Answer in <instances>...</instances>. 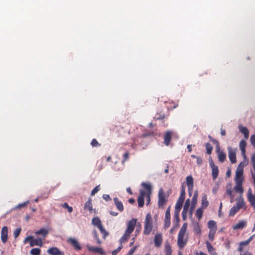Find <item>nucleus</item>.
Instances as JSON below:
<instances>
[{"mask_svg": "<svg viewBox=\"0 0 255 255\" xmlns=\"http://www.w3.org/2000/svg\"><path fill=\"white\" fill-rule=\"evenodd\" d=\"M247 165V163L242 161L238 165L236 171L235 178L236 185L234 187V190L236 192L242 194L244 192L243 188V181L244 180V168Z\"/></svg>", "mask_w": 255, "mask_h": 255, "instance_id": "nucleus-1", "label": "nucleus"}, {"mask_svg": "<svg viewBox=\"0 0 255 255\" xmlns=\"http://www.w3.org/2000/svg\"><path fill=\"white\" fill-rule=\"evenodd\" d=\"M187 224L184 223L181 228L177 237V245L180 250L183 249L188 241V235L186 233Z\"/></svg>", "mask_w": 255, "mask_h": 255, "instance_id": "nucleus-2", "label": "nucleus"}, {"mask_svg": "<svg viewBox=\"0 0 255 255\" xmlns=\"http://www.w3.org/2000/svg\"><path fill=\"white\" fill-rule=\"evenodd\" d=\"M153 228L152 218L151 214L148 213L145 216L144 226L143 233L145 235H148Z\"/></svg>", "mask_w": 255, "mask_h": 255, "instance_id": "nucleus-3", "label": "nucleus"}, {"mask_svg": "<svg viewBox=\"0 0 255 255\" xmlns=\"http://www.w3.org/2000/svg\"><path fill=\"white\" fill-rule=\"evenodd\" d=\"M167 197H166L164 191L160 189L158 193V206L159 208L164 209L167 202Z\"/></svg>", "mask_w": 255, "mask_h": 255, "instance_id": "nucleus-4", "label": "nucleus"}, {"mask_svg": "<svg viewBox=\"0 0 255 255\" xmlns=\"http://www.w3.org/2000/svg\"><path fill=\"white\" fill-rule=\"evenodd\" d=\"M42 240L43 239L40 238H38L36 239H33V237L29 236L24 239L23 243L26 244L29 242L30 247H33L34 246H38L39 247H41L43 245Z\"/></svg>", "mask_w": 255, "mask_h": 255, "instance_id": "nucleus-5", "label": "nucleus"}, {"mask_svg": "<svg viewBox=\"0 0 255 255\" xmlns=\"http://www.w3.org/2000/svg\"><path fill=\"white\" fill-rule=\"evenodd\" d=\"M247 198L251 205L255 208V195L253 194L251 188L248 191ZM255 230V223L254 225L253 230Z\"/></svg>", "mask_w": 255, "mask_h": 255, "instance_id": "nucleus-6", "label": "nucleus"}, {"mask_svg": "<svg viewBox=\"0 0 255 255\" xmlns=\"http://www.w3.org/2000/svg\"><path fill=\"white\" fill-rule=\"evenodd\" d=\"M210 166L212 168V175L214 180L216 179L219 174V169L217 166L215 165L212 160L211 159L209 161Z\"/></svg>", "mask_w": 255, "mask_h": 255, "instance_id": "nucleus-7", "label": "nucleus"}, {"mask_svg": "<svg viewBox=\"0 0 255 255\" xmlns=\"http://www.w3.org/2000/svg\"><path fill=\"white\" fill-rule=\"evenodd\" d=\"M0 238L1 242L3 244H5L8 239V228L4 226L2 228L0 233Z\"/></svg>", "mask_w": 255, "mask_h": 255, "instance_id": "nucleus-8", "label": "nucleus"}, {"mask_svg": "<svg viewBox=\"0 0 255 255\" xmlns=\"http://www.w3.org/2000/svg\"><path fill=\"white\" fill-rule=\"evenodd\" d=\"M136 223V219H132L130 220L127 225V228L126 230L128 234H131L134 230Z\"/></svg>", "mask_w": 255, "mask_h": 255, "instance_id": "nucleus-9", "label": "nucleus"}, {"mask_svg": "<svg viewBox=\"0 0 255 255\" xmlns=\"http://www.w3.org/2000/svg\"><path fill=\"white\" fill-rule=\"evenodd\" d=\"M186 183L188 188V193L190 196H191L192 194V191L193 189V178L190 175L186 177Z\"/></svg>", "mask_w": 255, "mask_h": 255, "instance_id": "nucleus-10", "label": "nucleus"}, {"mask_svg": "<svg viewBox=\"0 0 255 255\" xmlns=\"http://www.w3.org/2000/svg\"><path fill=\"white\" fill-rule=\"evenodd\" d=\"M87 247L88 250L90 252L98 253L101 255H104L105 254V252L101 248L95 247L90 245H87Z\"/></svg>", "mask_w": 255, "mask_h": 255, "instance_id": "nucleus-11", "label": "nucleus"}, {"mask_svg": "<svg viewBox=\"0 0 255 255\" xmlns=\"http://www.w3.org/2000/svg\"><path fill=\"white\" fill-rule=\"evenodd\" d=\"M228 154L229 158L232 163H235L237 162L236 159V155L235 151L231 147H229L228 148Z\"/></svg>", "mask_w": 255, "mask_h": 255, "instance_id": "nucleus-12", "label": "nucleus"}, {"mask_svg": "<svg viewBox=\"0 0 255 255\" xmlns=\"http://www.w3.org/2000/svg\"><path fill=\"white\" fill-rule=\"evenodd\" d=\"M162 236L161 233L157 234L154 238V243L156 247L159 248L161 246L162 242Z\"/></svg>", "mask_w": 255, "mask_h": 255, "instance_id": "nucleus-13", "label": "nucleus"}, {"mask_svg": "<svg viewBox=\"0 0 255 255\" xmlns=\"http://www.w3.org/2000/svg\"><path fill=\"white\" fill-rule=\"evenodd\" d=\"M170 208L169 207L165 212V220H164V226L165 228H168L170 225Z\"/></svg>", "mask_w": 255, "mask_h": 255, "instance_id": "nucleus-14", "label": "nucleus"}, {"mask_svg": "<svg viewBox=\"0 0 255 255\" xmlns=\"http://www.w3.org/2000/svg\"><path fill=\"white\" fill-rule=\"evenodd\" d=\"M68 242L71 244L76 250H80L81 247L79 242L75 239L69 238L68 240Z\"/></svg>", "mask_w": 255, "mask_h": 255, "instance_id": "nucleus-15", "label": "nucleus"}, {"mask_svg": "<svg viewBox=\"0 0 255 255\" xmlns=\"http://www.w3.org/2000/svg\"><path fill=\"white\" fill-rule=\"evenodd\" d=\"M145 195V192L143 190H141L140 191V194L137 199L138 207L140 208L142 207L144 205V198Z\"/></svg>", "mask_w": 255, "mask_h": 255, "instance_id": "nucleus-16", "label": "nucleus"}, {"mask_svg": "<svg viewBox=\"0 0 255 255\" xmlns=\"http://www.w3.org/2000/svg\"><path fill=\"white\" fill-rule=\"evenodd\" d=\"M47 253L51 255H63V253L56 247H52L47 250Z\"/></svg>", "mask_w": 255, "mask_h": 255, "instance_id": "nucleus-17", "label": "nucleus"}, {"mask_svg": "<svg viewBox=\"0 0 255 255\" xmlns=\"http://www.w3.org/2000/svg\"><path fill=\"white\" fill-rule=\"evenodd\" d=\"M247 145L246 141L245 140H241L240 142L239 146L240 150L242 152V156L246 158V147Z\"/></svg>", "mask_w": 255, "mask_h": 255, "instance_id": "nucleus-18", "label": "nucleus"}, {"mask_svg": "<svg viewBox=\"0 0 255 255\" xmlns=\"http://www.w3.org/2000/svg\"><path fill=\"white\" fill-rule=\"evenodd\" d=\"M172 134L171 131L168 130L166 132L164 136V143L167 146L169 145L170 143L172 137Z\"/></svg>", "mask_w": 255, "mask_h": 255, "instance_id": "nucleus-19", "label": "nucleus"}, {"mask_svg": "<svg viewBox=\"0 0 255 255\" xmlns=\"http://www.w3.org/2000/svg\"><path fill=\"white\" fill-rule=\"evenodd\" d=\"M216 151L218 154V158L219 161L221 162H224L226 158V155L223 151H221L220 145L219 149L217 150L216 149Z\"/></svg>", "mask_w": 255, "mask_h": 255, "instance_id": "nucleus-20", "label": "nucleus"}, {"mask_svg": "<svg viewBox=\"0 0 255 255\" xmlns=\"http://www.w3.org/2000/svg\"><path fill=\"white\" fill-rule=\"evenodd\" d=\"M198 193L197 191H195L194 192V194L193 195V196L192 199L191 201V207L190 208V212L192 213L193 210L194 209L195 207L196 206V205L197 203V198H198Z\"/></svg>", "mask_w": 255, "mask_h": 255, "instance_id": "nucleus-21", "label": "nucleus"}, {"mask_svg": "<svg viewBox=\"0 0 255 255\" xmlns=\"http://www.w3.org/2000/svg\"><path fill=\"white\" fill-rule=\"evenodd\" d=\"M114 202L117 209L120 212L124 211V206L121 201L117 197L114 198Z\"/></svg>", "mask_w": 255, "mask_h": 255, "instance_id": "nucleus-22", "label": "nucleus"}, {"mask_svg": "<svg viewBox=\"0 0 255 255\" xmlns=\"http://www.w3.org/2000/svg\"><path fill=\"white\" fill-rule=\"evenodd\" d=\"M239 130L242 132L246 139H248L249 136V131L247 127L240 125L239 127Z\"/></svg>", "mask_w": 255, "mask_h": 255, "instance_id": "nucleus-23", "label": "nucleus"}, {"mask_svg": "<svg viewBox=\"0 0 255 255\" xmlns=\"http://www.w3.org/2000/svg\"><path fill=\"white\" fill-rule=\"evenodd\" d=\"M205 244L208 252L211 255H217L215 251L214 248L212 246L211 243H210L208 241H206Z\"/></svg>", "mask_w": 255, "mask_h": 255, "instance_id": "nucleus-24", "label": "nucleus"}, {"mask_svg": "<svg viewBox=\"0 0 255 255\" xmlns=\"http://www.w3.org/2000/svg\"><path fill=\"white\" fill-rule=\"evenodd\" d=\"M209 205V202L207 200V196L206 194H203L202 196L201 199V207L202 208L205 209H206Z\"/></svg>", "mask_w": 255, "mask_h": 255, "instance_id": "nucleus-25", "label": "nucleus"}, {"mask_svg": "<svg viewBox=\"0 0 255 255\" xmlns=\"http://www.w3.org/2000/svg\"><path fill=\"white\" fill-rule=\"evenodd\" d=\"M246 226V222L244 221H241L233 227L234 230H241Z\"/></svg>", "mask_w": 255, "mask_h": 255, "instance_id": "nucleus-26", "label": "nucleus"}, {"mask_svg": "<svg viewBox=\"0 0 255 255\" xmlns=\"http://www.w3.org/2000/svg\"><path fill=\"white\" fill-rule=\"evenodd\" d=\"M183 204V202L177 200L176 205H175V214L177 215V217H178V215L179 214V212L180 210L182 208V205Z\"/></svg>", "mask_w": 255, "mask_h": 255, "instance_id": "nucleus-27", "label": "nucleus"}, {"mask_svg": "<svg viewBox=\"0 0 255 255\" xmlns=\"http://www.w3.org/2000/svg\"><path fill=\"white\" fill-rule=\"evenodd\" d=\"M84 208L85 210H88L90 213H92L93 205L92 203V199L91 198H89L88 201L86 202Z\"/></svg>", "mask_w": 255, "mask_h": 255, "instance_id": "nucleus-28", "label": "nucleus"}, {"mask_svg": "<svg viewBox=\"0 0 255 255\" xmlns=\"http://www.w3.org/2000/svg\"><path fill=\"white\" fill-rule=\"evenodd\" d=\"M35 234L36 235H41L43 236V239H44L48 234V231L47 229L42 228L39 230L35 232Z\"/></svg>", "mask_w": 255, "mask_h": 255, "instance_id": "nucleus-29", "label": "nucleus"}, {"mask_svg": "<svg viewBox=\"0 0 255 255\" xmlns=\"http://www.w3.org/2000/svg\"><path fill=\"white\" fill-rule=\"evenodd\" d=\"M165 255H172V249L170 244L166 242L164 246Z\"/></svg>", "mask_w": 255, "mask_h": 255, "instance_id": "nucleus-30", "label": "nucleus"}, {"mask_svg": "<svg viewBox=\"0 0 255 255\" xmlns=\"http://www.w3.org/2000/svg\"><path fill=\"white\" fill-rule=\"evenodd\" d=\"M236 206L238 208H239L240 210L245 207V202L242 197H241L238 199V200H237V202L236 204Z\"/></svg>", "mask_w": 255, "mask_h": 255, "instance_id": "nucleus-31", "label": "nucleus"}, {"mask_svg": "<svg viewBox=\"0 0 255 255\" xmlns=\"http://www.w3.org/2000/svg\"><path fill=\"white\" fill-rule=\"evenodd\" d=\"M208 227L210 230L217 231L216 223L213 220H210L208 223Z\"/></svg>", "mask_w": 255, "mask_h": 255, "instance_id": "nucleus-32", "label": "nucleus"}, {"mask_svg": "<svg viewBox=\"0 0 255 255\" xmlns=\"http://www.w3.org/2000/svg\"><path fill=\"white\" fill-rule=\"evenodd\" d=\"M92 224L94 226L97 227L98 228H99V227L102 226L101 221L98 217L93 218L92 220Z\"/></svg>", "mask_w": 255, "mask_h": 255, "instance_id": "nucleus-33", "label": "nucleus"}, {"mask_svg": "<svg viewBox=\"0 0 255 255\" xmlns=\"http://www.w3.org/2000/svg\"><path fill=\"white\" fill-rule=\"evenodd\" d=\"M240 209L236 205H234L231 209L229 212V216H234Z\"/></svg>", "mask_w": 255, "mask_h": 255, "instance_id": "nucleus-34", "label": "nucleus"}, {"mask_svg": "<svg viewBox=\"0 0 255 255\" xmlns=\"http://www.w3.org/2000/svg\"><path fill=\"white\" fill-rule=\"evenodd\" d=\"M203 209H204L200 207L197 209L196 211L195 215L198 220H200L203 216Z\"/></svg>", "mask_w": 255, "mask_h": 255, "instance_id": "nucleus-35", "label": "nucleus"}, {"mask_svg": "<svg viewBox=\"0 0 255 255\" xmlns=\"http://www.w3.org/2000/svg\"><path fill=\"white\" fill-rule=\"evenodd\" d=\"M185 198V188L183 186H182L181 192H180V195L179 198H178V200L183 202L184 201Z\"/></svg>", "mask_w": 255, "mask_h": 255, "instance_id": "nucleus-36", "label": "nucleus"}, {"mask_svg": "<svg viewBox=\"0 0 255 255\" xmlns=\"http://www.w3.org/2000/svg\"><path fill=\"white\" fill-rule=\"evenodd\" d=\"M206 152L208 154L210 155L212 153L213 146L210 143H206L205 144Z\"/></svg>", "mask_w": 255, "mask_h": 255, "instance_id": "nucleus-37", "label": "nucleus"}, {"mask_svg": "<svg viewBox=\"0 0 255 255\" xmlns=\"http://www.w3.org/2000/svg\"><path fill=\"white\" fill-rule=\"evenodd\" d=\"M142 186L146 190H147V192L146 193L151 194V187L150 184L148 183H142Z\"/></svg>", "mask_w": 255, "mask_h": 255, "instance_id": "nucleus-38", "label": "nucleus"}, {"mask_svg": "<svg viewBox=\"0 0 255 255\" xmlns=\"http://www.w3.org/2000/svg\"><path fill=\"white\" fill-rule=\"evenodd\" d=\"M254 236H255V235L250 237L247 240L241 242L240 243V245H241L243 247L244 246H247L253 240Z\"/></svg>", "mask_w": 255, "mask_h": 255, "instance_id": "nucleus-39", "label": "nucleus"}, {"mask_svg": "<svg viewBox=\"0 0 255 255\" xmlns=\"http://www.w3.org/2000/svg\"><path fill=\"white\" fill-rule=\"evenodd\" d=\"M208 137L210 139V141H212L214 144L216 145V149L218 150L219 148V145H220L219 142L217 140L213 138L211 135H209Z\"/></svg>", "mask_w": 255, "mask_h": 255, "instance_id": "nucleus-40", "label": "nucleus"}, {"mask_svg": "<svg viewBox=\"0 0 255 255\" xmlns=\"http://www.w3.org/2000/svg\"><path fill=\"white\" fill-rule=\"evenodd\" d=\"M41 251L38 248H33L30 250V253L31 255H40Z\"/></svg>", "mask_w": 255, "mask_h": 255, "instance_id": "nucleus-41", "label": "nucleus"}, {"mask_svg": "<svg viewBox=\"0 0 255 255\" xmlns=\"http://www.w3.org/2000/svg\"><path fill=\"white\" fill-rule=\"evenodd\" d=\"M61 206L63 208L66 209L69 213H71L73 212V208L69 206V205L67 203L62 204Z\"/></svg>", "mask_w": 255, "mask_h": 255, "instance_id": "nucleus-42", "label": "nucleus"}, {"mask_svg": "<svg viewBox=\"0 0 255 255\" xmlns=\"http://www.w3.org/2000/svg\"><path fill=\"white\" fill-rule=\"evenodd\" d=\"M130 235V234H128L127 232L125 231V233L121 238V242H125L126 241H127V240L129 238Z\"/></svg>", "mask_w": 255, "mask_h": 255, "instance_id": "nucleus-43", "label": "nucleus"}, {"mask_svg": "<svg viewBox=\"0 0 255 255\" xmlns=\"http://www.w3.org/2000/svg\"><path fill=\"white\" fill-rule=\"evenodd\" d=\"M101 234L103 235V238L105 239L108 235L109 233L106 231V230L104 228L103 226L99 227L98 228Z\"/></svg>", "mask_w": 255, "mask_h": 255, "instance_id": "nucleus-44", "label": "nucleus"}, {"mask_svg": "<svg viewBox=\"0 0 255 255\" xmlns=\"http://www.w3.org/2000/svg\"><path fill=\"white\" fill-rule=\"evenodd\" d=\"M216 232V231L210 230L209 233L208 237L211 241H213L214 240Z\"/></svg>", "mask_w": 255, "mask_h": 255, "instance_id": "nucleus-45", "label": "nucleus"}, {"mask_svg": "<svg viewBox=\"0 0 255 255\" xmlns=\"http://www.w3.org/2000/svg\"><path fill=\"white\" fill-rule=\"evenodd\" d=\"M28 203H29V201H27L26 202H23L21 204H19L14 207V209L18 210V209H20L22 208L25 207Z\"/></svg>", "mask_w": 255, "mask_h": 255, "instance_id": "nucleus-46", "label": "nucleus"}, {"mask_svg": "<svg viewBox=\"0 0 255 255\" xmlns=\"http://www.w3.org/2000/svg\"><path fill=\"white\" fill-rule=\"evenodd\" d=\"M93 234L94 238L96 240L97 243L99 245L101 244V241H100V240L99 238L97 232L96 230H94L93 231Z\"/></svg>", "mask_w": 255, "mask_h": 255, "instance_id": "nucleus-47", "label": "nucleus"}, {"mask_svg": "<svg viewBox=\"0 0 255 255\" xmlns=\"http://www.w3.org/2000/svg\"><path fill=\"white\" fill-rule=\"evenodd\" d=\"M157 115H158L159 116L156 118V120H163L165 118V114L163 113H162L161 112H160L159 113H157Z\"/></svg>", "mask_w": 255, "mask_h": 255, "instance_id": "nucleus-48", "label": "nucleus"}, {"mask_svg": "<svg viewBox=\"0 0 255 255\" xmlns=\"http://www.w3.org/2000/svg\"><path fill=\"white\" fill-rule=\"evenodd\" d=\"M91 144L93 147H97L101 145V144H100L95 138L92 139Z\"/></svg>", "mask_w": 255, "mask_h": 255, "instance_id": "nucleus-49", "label": "nucleus"}, {"mask_svg": "<svg viewBox=\"0 0 255 255\" xmlns=\"http://www.w3.org/2000/svg\"><path fill=\"white\" fill-rule=\"evenodd\" d=\"M21 228H17L13 232V236H14V238H17L20 233V232H21Z\"/></svg>", "mask_w": 255, "mask_h": 255, "instance_id": "nucleus-50", "label": "nucleus"}, {"mask_svg": "<svg viewBox=\"0 0 255 255\" xmlns=\"http://www.w3.org/2000/svg\"><path fill=\"white\" fill-rule=\"evenodd\" d=\"M100 189V185L97 186L95 187L92 191L91 193V196H94L96 193H97Z\"/></svg>", "mask_w": 255, "mask_h": 255, "instance_id": "nucleus-51", "label": "nucleus"}, {"mask_svg": "<svg viewBox=\"0 0 255 255\" xmlns=\"http://www.w3.org/2000/svg\"><path fill=\"white\" fill-rule=\"evenodd\" d=\"M190 205V200L189 199H188L185 201V203L183 206V209H184L185 210H188Z\"/></svg>", "mask_w": 255, "mask_h": 255, "instance_id": "nucleus-52", "label": "nucleus"}, {"mask_svg": "<svg viewBox=\"0 0 255 255\" xmlns=\"http://www.w3.org/2000/svg\"><path fill=\"white\" fill-rule=\"evenodd\" d=\"M251 161L252 164L254 169L255 171V153L252 154L251 156Z\"/></svg>", "mask_w": 255, "mask_h": 255, "instance_id": "nucleus-53", "label": "nucleus"}, {"mask_svg": "<svg viewBox=\"0 0 255 255\" xmlns=\"http://www.w3.org/2000/svg\"><path fill=\"white\" fill-rule=\"evenodd\" d=\"M123 246L121 245L120 247H119L117 249L115 250L112 252V255H116L122 249Z\"/></svg>", "mask_w": 255, "mask_h": 255, "instance_id": "nucleus-54", "label": "nucleus"}, {"mask_svg": "<svg viewBox=\"0 0 255 255\" xmlns=\"http://www.w3.org/2000/svg\"><path fill=\"white\" fill-rule=\"evenodd\" d=\"M129 158V153L127 151L123 155V159L122 160V162L124 163L126 162Z\"/></svg>", "mask_w": 255, "mask_h": 255, "instance_id": "nucleus-55", "label": "nucleus"}, {"mask_svg": "<svg viewBox=\"0 0 255 255\" xmlns=\"http://www.w3.org/2000/svg\"><path fill=\"white\" fill-rule=\"evenodd\" d=\"M150 194H151L145 193V197L146 198L147 205H149L150 201Z\"/></svg>", "mask_w": 255, "mask_h": 255, "instance_id": "nucleus-56", "label": "nucleus"}, {"mask_svg": "<svg viewBox=\"0 0 255 255\" xmlns=\"http://www.w3.org/2000/svg\"><path fill=\"white\" fill-rule=\"evenodd\" d=\"M136 246L133 247L132 248L129 250L127 255H132L134 253L135 251L136 250Z\"/></svg>", "mask_w": 255, "mask_h": 255, "instance_id": "nucleus-57", "label": "nucleus"}, {"mask_svg": "<svg viewBox=\"0 0 255 255\" xmlns=\"http://www.w3.org/2000/svg\"><path fill=\"white\" fill-rule=\"evenodd\" d=\"M251 142L254 147H255V134H253L251 136L250 138Z\"/></svg>", "mask_w": 255, "mask_h": 255, "instance_id": "nucleus-58", "label": "nucleus"}, {"mask_svg": "<svg viewBox=\"0 0 255 255\" xmlns=\"http://www.w3.org/2000/svg\"><path fill=\"white\" fill-rule=\"evenodd\" d=\"M188 210H185L184 209H183L182 212V216L183 219L184 220L186 218V215L187 213Z\"/></svg>", "mask_w": 255, "mask_h": 255, "instance_id": "nucleus-59", "label": "nucleus"}, {"mask_svg": "<svg viewBox=\"0 0 255 255\" xmlns=\"http://www.w3.org/2000/svg\"><path fill=\"white\" fill-rule=\"evenodd\" d=\"M103 198L106 201L111 200V197H110L109 195L108 194H104L103 195Z\"/></svg>", "mask_w": 255, "mask_h": 255, "instance_id": "nucleus-60", "label": "nucleus"}, {"mask_svg": "<svg viewBox=\"0 0 255 255\" xmlns=\"http://www.w3.org/2000/svg\"><path fill=\"white\" fill-rule=\"evenodd\" d=\"M196 159H197V163L199 165H201L202 164V163H203L202 159L200 157L198 156L197 157Z\"/></svg>", "mask_w": 255, "mask_h": 255, "instance_id": "nucleus-61", "label": "nucleus"}, {"mask_svg": "<svg viewBox=\"0 0 255 255\" xmlns=\"http://www.w3.org/2000/svg\"><path fill=\"white\" fill-rule=\"evenodd\" d=\"M232 190L231 189H227V191H226V193L227 194L231 196V197H232L233 196V195H232Z\"/></svg>", "mask_w": 255, "mask_h": 255, "instance_id": "nucleus-62", "label": "nucleus"}, {"mask_svg": "<svg viewBox=\"0 0 255 255\" xmlns=\"http://www.w3.org/2000/svg\"><path fill=\"white\" fill-rule=\"evenodd\" d=\"M110 215H111L112 216H116L118 215V213L117 212H114V211H110Z\"/></svg>", "mask_w": 255, "mask_h": 255, "instance_id": "nucleus-63", "label": "nucleus"}, {"mask_svg": "<svg viewBox=\"0 0 255 255\" xmlns=\"http://www.w3.org/2000/svg\"><path fill=\"white\" fill-rule=\"evenodd\" d=\"M240 255H252V254L250 252H246L244 253H241Z\"/></svg>", "mask_w": 255, "mask_h": 255, "instance_id": "nucleus-64", "label": "nucleus"}]
</instances>
